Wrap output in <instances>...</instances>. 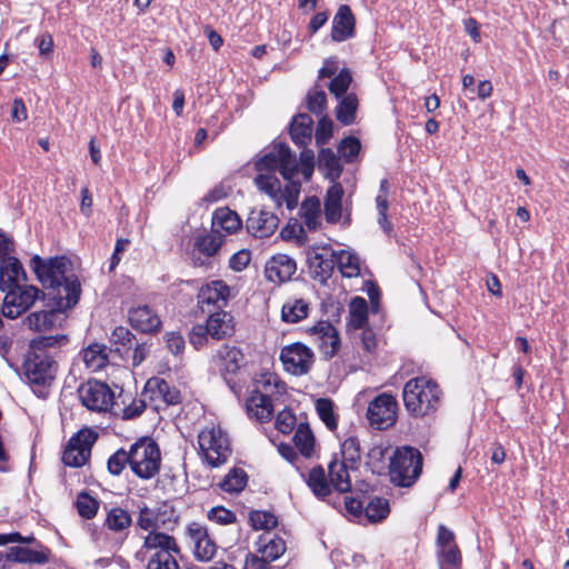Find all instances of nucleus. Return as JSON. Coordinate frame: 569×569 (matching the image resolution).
Instances as JSON below:
<instances>
[{"mask_svg":"<svg viewBox=\"0 0 569 569\" xmlns=\"http://www.w3.org/2000/svg\"><path fill=\"white\" fill-rule=\"evenodd\" d=\"M213 361L221 372L234 373L243 365L244 356L239 348L223 345L217 350Z\"/></svg>","mask_w":569,"mask_h":569,"instance_id":"b1692460","label":"nucleus"},{"mask_svg":"<svg viewBox=\"0 0 569 569\" xmlns=\"http://www.w3.org/2000/svg\"><path fill=\"white\" fill-rule=\"evenodd\" d=\"M280 237L284 241H295L298 246L305 244L308 240L305 227L296 219L288 221L281 229Z\"/></svg>","mask_w":569,"mask_h":569,"instance_id":"de8ad7c7","label":"nucleus"},{"mask_svg":"<svg viewBox=\"0 0 569 569\" xmlns=\"http://www.w3.org/2000/svg\"><path fill=\"white\" fill-rule=\"evenodd\" d=\"M23 368L30 383L44 386L54 379L58 365L49 352L30 350Z\"/></svg>","mask_w":569,"mask_h":569,"instance_id":"1a4fd4ad","label":"nucleus"},{"mask_svg":"<svg viewBox=\"0 0 569 569\" xmlns=\"http://www.w3.org/2000/svg\"><path fill=\"white\" fill-rule=\"evenodd\" d=\"M147 406H149L146 397H140L139 399H133L128 406L122 409V419L130 420L134 419L146 410Z\"/></svg>","mask_w":569,"mask_h":569,"instance_id":"69168bd1","label":"nucleus"},{"mask_svg":"<svg viewBox=\"0 0 569 569\" xmlns=\"http://www.w3.org/2000/svg\"><path fill=\"white\" fill-rule=\"evenodd\" d=\"M137 523L141 529L148 531V533L158 531V513L156 510L144 506L140 508Z\"/></svg>","mask_w":569,"mask_h":569,"instance_id":"052dcab7","label":"nucleus"},{"mask_svg":"<svg viewBox=\"0 0 569 569\" xmlns=\"http://www.w3.org/2000/svg\"><path fill=\"white\" fill-rule=\"evenodd\" d=\"M231 297V288L223 280H211L199 288L197 306L202 312L223 310Z\"/></svg>","mask_w":569,"mask_h":569,"instance_id":"9b49d317","label":"nucleus"},{"mask_svg":"<svg viewBox=\"0 0 569 569\" xmlns=\"http://www.w3.org/2000/svg\"><path fill=\"white\" fill-rule=\"evenodd\" d=\"M440 569H459L461 563L460 551L457 546L438 550Z\"/></svg>","mask_w":569,"mask_h":569,"instance_id":"603ef678","label":"nucleus"},{"mask_svg":"<svg viewBox=\"0 0 569 569\" xmlns=\"http://www.w3.org/2000/svg\"><path fill=\"white\" fill-rule=\"evenodd\" d=\"M357 108L358 99L356 94L343 96L337 107V119L343 124H351L356 118Z\"/></svg>","mask_w":569,"mask_h":569,"instance_id":"c03bdc74","label":"nucleus"},{"mask_svg":"<svg viewBox=\"0 0 569 569\" xmlns=\"http://www.w3.org/2000/svg\"><path fill=\"white\" fill-rule=\"evenodd\" d=\"M249 521L256 530H270L278 523L277 517L267 511L254 510L249 515Z\"/></svg>","mask_w":569,"mask_h":569,"instance_id":"864d4df0","label":"nucleus"},{"mask_svg":"<svg viewBox=\"0 0 569 569\" xmlns=\"http://www.w3.org/2000/svg\"><path fill=\"white\" fill-rule=\"evenodd\" d=\"M278 224V217L263 209L251 210L246 222L248 232L256 238L270 237L277 230Z\"/></svg>","mask_w":569,"mask_h":569,"instance_id":"a211bd4d","label":"nucleus"},{"mask_svg":"<svg viewBox=\"0 0 569 569\" xmlns=\"http://www.w3.org/2000/svg\"><path fill=\"white\" fill-rule=\"evenodd\" d=\"M127 465L130 467V450L124 449L117 450L107 463L109 472L113 476H119Z\"/></svg>","mask_w":569,"mask_h":569,"instance_id":"4d7b16f0","label":"nucleus"},{"mask_svg":"<svg viewBox=\"0 0 569 569\" xmlns=\"http://www.w3.org/2000/svg\"><path fill=\"white\" fill-rule=\"evenodd\" d=\"M242 222L237 212L227 207L218 208L213 212L212 229L218 233H220V231H226L227 233L232 234L240 230Z\"/></svg>","mask_w":569,"mask_h":569,"instance_id":"cd10ccee","label":"nucleus"},{"mask_svg":"<svg viewBox=\"0 0 569 569\" xmlns=\"http://www.w3.org/2000/svg\"><path fill=\"white\" fill-rule=\"evenodd\" d=\"M274 423L281 433L288 435L297 426V418L291 410L283 409L277 415Z\"/></svg>","mask_w":569,"mask_h":569,"instance_id":"e2e57ef3","label":"nucleus"},{"mask_svg":"<svg viewBox=\"0 0 569 569\" xmlns=\"http://www.w3.org/2000/svg\"><path fill=\"white\" fill-rule=\"evenodd\" d=\"M98 501L88 493H80L77 498V509L81 517L91 519L98 511Z\"/></svg>","mask_w":569,"mask_h":569,"instance_id":"13d9d810","label":"nucleus"},{"mask_svg":"<svg viewBox=\"0 0 569 569\" xmlns=\"http://www.w3.org/2000/svg\"><path fill=\"white\" fill-rule=\"evenodd\" d=\"M259 174L254 179L257 188L264 192L280 208L283 203L289 210L298 204L300 183L293 181L299 171L295 154L284 143H274L256 162Z\"/></svg>","mask_w":569,"mask_h":569,"instance_id":"f257e3e1","label":"nucleus"},{"mask_svg":"<svg viewBox=\"0 0 569 569\" xmlns=\"http://www.w3.org/2000/svg\"><path fill=\"white\" fill-rule=\"evenodd\" d=\"M422 457L419 450L412 447L398 448L389 465L391 481L399 487H410L420 476Z\"/></svg>","mask_w":569,"mask_h":569,"instance_id":"0eeeda50","label":"nucleus"},{"mask_svg":"<svg viewBox=\"0 0 569 569\" xmlns=\"http://www.w3.org/2000/svg\"><path fill=\"white\" fill-rule=\"evenodd\" d=\"M398 401L388 392L375 397L368 406L367 418L377 429H387L397 421Z\"/></svg>","mask_w":569,"mask_h":569,"instance_id":"9d476101","label":"nucleus"},{"mask_svg":"<svg viewBox=\"0 0 569 569\" xmlns=\"http://www.w3.org/2000/svg\"><path fill=\"white\" fill-rule=\"evenodd\" d=\"M365 512L371 522L381 521L390 512L389 501L385 498H375L367 505Z\"/></svg>","mask_w":569,"mask_h":569,"instance_id":"3c124183","label":"nucleus"},{"mask_svg":"<svg viewBox=\"0 0 569 569\" xmlns=\"http://www.w3.org/2000/svg\"><path fill=\"white\" fill-rule=\"evenodd\" d=\"M349 325L355 329L362 328L368 320V303L362 297H355L349 305Z\"/></svg>","mask_w":569,"mask_h":569,"instance_id":"79ce46f5","label":"nucleus"},{"mask_svg":"<svg viewBox=\"0 0 569 569\" xmlns=\"http://www.w3.org/2000/svg\"><path fill=\"white\" fill-rule=\"evenodd\" d=\"M312 123L311 117L306 113H300L292 119L290 134L297 146L305 147L310 142Z\"/></svg>","mask_w":569,"mask_h":569,"instance_id":"2f4dec72","label":"nucleus"},{"mask_svg":"<svg viewBox=\"0 0 569 569\" xmlns=\"http://www.w3.org/2000/svg\"><path fill=\"white\" fill-rule=\"evenodd\" d=\"M355 17L351 9L343 4L340 6L332 20L331 38L336 42H342L353 36Z\"/></svg>","mask_w":569,"mask_h":569,"instance_id":"393cba45","label":"nucleus"},{"mask_svg":"<svg viewBox=\"0 0 569 569\" xmlns=\"http://www.w3.org/2000/svg\"><path fill=\"white\" fill-rule=\"evenodd\" d=\"M247 473L242 469H231L220 482V488L228 493H238L247 485Z\"/></svg>","mask_w":569,"mask_h":569,"instance_id":"37998d69","label":"nucleus"},{"mask_svg":"<svg viewBox=\"0 0 569 569\" xmlns=\"http://www.w3.org/2000/svg\"><path fill=\"white\" fill-rule=\"evenodd\" d=\"M352 81L351 73L348 69H342L329 83V91L337 99L342 97L350 87Z\"/></svg>","mask_w":569,"mask_h":569,"instance_id":"6e6d98bb","label":"nucleus"},{"mask_svg":"<svg viewBox=\"0 0 569 569\" xmlns=\"http://www.w3.org/2000/svg\"><path fill=\"white\" fill-rule=\"evenodd\" d=\"M246 408L248 416L260 422L269 421L273 413L270 397L261 392H251L246 401Z\"/></svg>","mask_w":569,"mask_h":569,"instance_id":"a878e982","label":"nucleus"},{"mask_svg":"<svg viewBox=\"0 0 569 569\" xmlns=\"http://www.w3.org/2000/svg\"><path fill=\"white\" fill-rule=\"evenodd\" d=\"M27 281L26 271L21 262L12 254L0 261V289L6 290L12 286Z\"/></svg>","mask_w":569,"mask_h":569,"instance_id":"5701e85b","label":"nucleus"},{"mask_svg":"<svg viewBox=\"0 0 569 569\" xmlns=\"http://www.w3.org/2000/svg\"><path fill=\"white\" fill-rule=\"evenodd\" d=\"M361 144L357 138L348 137L340 142L338 152L347 162H351L358 156Z\"/></svg>","mask_w":569,"mask_h":569,"instance_id":"680f3d73","label":"nucleus"},{"mask_svg":"<svg viewBox=\"0 0 569 569\" xmlns=\"http://www.w3.org/2000/svg\"><path fill=\"white\" fill-rule=\"evenodd\" d=\"M327 97L323 90L312 89L308 93V109L316 113L320 114L323 112L326 108Z\"/></svg>","mask_w":569,"mask_h":569,"instance_id":"0e129e2a","label":"nucleus"},{"mask_svg":"<svg viewBox=\"0 0 569 569\" xmlns=\"http://www.w3.org/2000/svg\"><path fill=\"white\" fill-rule=\"evenodd\" d=\"M406 410L415 418H423L438 410L442 391L438 383L425 376L408 380L402 390Z\"/></svg>","mask_w":569,"mask_h":569,"instance_id":"7ed1b4c3","label":"nucleus"},{"mask_svg":"<svg viewBox=\"0 0 569 569\" xmlns=\"http://www.w3.org/2000/svg\"><path fill=\"white\" fill-rule=\"evenodd\" d=\"M200 456L206 463L216 468L227 462L231 456V443L219 426L204 427L198 435Z\"/></svg>","mask_w":569,"mask_h":569,"instance_id":"423d86ee","label":"nucleus"},{"mask_svg":"<svg viewBox=\"0 0 569 569\" xmlns=\"http://www.w3.org/2000/svg\"><path fill=\"white\" fill-rule=\"evenodd\" d=\"M342 196L343 189L340 183H335L327 190L325 200V214L327 221L330 223H335L341 218Z\"/></svg>","mask_w":569,"mask_h":569,"instance_id":"473e14b6","label":"nucleus"},{"mask_svg":"<svg viewBox=\"0 0 569 569\" xmlns=\"http://www.w3.org/2000/svg\"><path fill=\"white\" fill-rule=\"evenodd\" d=\"M302 226L309 231L318 230L322 224L321 202L316 197L307 198L300 207Z\"/></svg>","mask_w":569,"mask_h":569,"instance_id":"c756f323","label":"nucleus"},{"mask_svg":"<svg viewBox=\"0 0 569 569\" xmlns=\"http://www.w3.org/2000/svg\"><path fill=\"white\" fill-rule=\"evenodd\" d=\"M82 360L90 371H99L104 368L109 361L108 347L102 343H91L81 352Z\"/></svg>","mask_w":569,"mask_h":569,"instance_id":"7c9ffc66","label":"nucleus"},{"mask_svg":"<svg viewBox=\"0 0 569 569\" xmlns=\"http://www.w3.org/2000/svg\"><path fill=\"white\" fill-rule=\"evenodd\" d=\"M306 482L318 498H325L331 493L330 481L327 480L321 467L312 468L306 477Z\"/></svg>","mask_w":569,"mask_h":569,"instance_id":"ea45409f","label":"nucleus"},{"mask_svg":"<svg viewBox=\"0 0 569 569\" xmlns=\"http://www.w3.org/2000/svg\"><path fill=\"white\" fill-rule=\"evenodd\" d=\"M178 552L179 547L172 536L152 531L143 537V545L136 558L146 562V569H179L174 557Z\"/></svg>","mask_w":569,"mask_h":569,"instance_id":"20e7f679","label":"nucleus"},{"mask_svg":"<svg viewBox=\"0 0 569 569\" xmlns=\"http://www.w3.org/2000/svg\"><path fill=\"white\" fill-rule=\"evenodd\" d=\"M1 291L4 292L2 315L10 319H16L28 311L43 295L38 287L26 282Z\"/></svg>","mask_w":569,"mask_h":569,"instance_id":"6e6552de","label":"nucleus"},{"mask_svg":"<svg viewBox=\"0 0 569 569\" xmlns=\"http://www.w3.org/2000/svg\"><path fill=\"white\" fill-rule=\"evenodd\" d=\"M161 467V452L158 443L142 437L130 446V469L142 480L154 478Z\"/></svg>","mask_w":569,"mask_h":569,"instance_id":"39448f33","label":"nucleus"},{"mask_svg":"<svg viewBox=\"0 0 569 569\" xmlns=\"http://www.w3.org/2000/svg\"><path fill=\"white\" fill-rule=\"evenodd\" d=\"M129 322L136 330L144 333L157 331L161 325L159 316L148 306L131 308Z\"/></svg>","mask_w":569,"mask_h":569,"instance_id":"4be33fe9","label":"nucleus"},{"mask_svg":"<svg viewBox=\"0 0 569 569\" xmlns=\"http://www.w3.org/2000/svg\"><path fill=\"white\" fill-rule=\"evenodd\" d=\"M350 463L335 459L328 466L329 481L331 488L339 492H348L351 489L349 476Z\"/></svg>","mask_w":569,"mask_h":569,"instance_id":"bb28decb","label":"nucleus"},{"mask_svg":"<svg viewBox=\"0 0 569 569\" xmlns=\"http://www.w3.org/2000/svg\"><path fill=\"white\" fill-rule=\"evenodd\" d=\"M164 341L168 349L173 355H179L183 351L186 342L182 335L178 331H170L164 335Z\"/></svg>","mask_w":569,"mask_h":569,"instance_id":"338daca9","label":"nucleus"},{"mask_svg":"<svg viewBox=\"0 0 569 569\" xmlns=\"http://www.w3.org/2000/svg\"><path fill=\"white\" fill-rule=\"evenodd\" d=\"M297 266L292 258L287 254H276L270 258L264 267L266 278L271 282L288 281L296 272Z\"/></svg>","mask_w":569,"mask_h":569,"instance_id":"aec40b11","label":"nucleus"},{"mask_svg":"<svg viewBox=\"0 0 569 569\" xmlns=\"http://www.w3.org/2000/svg\"><path fill=\"white\" fill-rule=\"evenodd\" d=\"M308 263L313 277L323 281L330 277L336 266L335 251L327 247L312 248L308 251Z\"/></svg>","mask_w":569,"mask_h":569,"instance_id":"6ab92c4d","label":"nucleus"},{"mask_svg":"<svg viewBox=\"0 0 569 569\" xmlns=\"http://www.w3.org/2000/svg\"><path fill=\"white\" fill-rule=\"evenodd\" d=\"M207 517L210 521L221 526L234 523L237 520L236 513L223 506H216L211 508L208 511Z\"/></svg>","mask_w":569,"mask_h":569,"instance_id":"bf43d9fd","label":"nucleus"},{"mask_svg":"<svg viewBox=\"0 0 569 569\" xmlns=\"http://www.w3.org/2000/svg\"><path fill=\"white\" fill-rule=\"evenodd\" d=\"M222 242V236L212 229V232L197 239L196 248L204 256L212 257L218 253Z\"/></svg>","mask_w":569,"mask_h":569,"instance_id":"a18cd8bd","label":"nucleus"},{"mask_svg":"<svg viewBox=\"0 0 569 569\" xmlns=\"http://www.w3.org/2000/svg\"><path fill=\"white\" fill-rule=\"evenodd\" d=\"M309 305L303 299H290L281 309V318L284 322L297 323L308 316Z\"/></svg>","mask_w":569,"mask_h":569,"instance_id":"a19ab883","label":"nucleus"},{"mask_svg":"<svg viewBox=\"0 0 569 569\" xmlns=\"http://www.w3.org/2000/svg\"><path fill=\"white\" fill-rule=\"evenodd\" d=\"M387 180H382L380 183V193L376 197V208L378 212V224L386 234L390 236L392 233L393 228L392 223L388 218L389 202L387 199Z\"/></svg>","mask_w":569,"mask_h":569,"instance_id":"58836bf2","label":"nucleus"},{"mask_svg":"<svg viewBox=\"0 0 569 569\" xmlns=\"http://www.w3.org/2000/svg\"><path fill=\"white\" fill-rule=\"evenodd\" d=\"M342 461L350 463L355 468L361 457L360 440L356 436L347 437L341 443Z\"/></svg>","mask_w":569,"mask_h":569,"instance_id":"49530a36","label":"nucleus"},{"mask_svg":"<svg viewBox=\"0 0 569 569\" xmlns=\"http://www.w3.org/2000/svg\"><path fill=\"white\" fill-rule=\"evenodd\" d=\"M319 167L327 170V174L331 179H336L340 176L342 167L336 153L331 149H321L319 152Z\"/></svg>","mask_w":569,"mask_h":569,"instance_id":"8fccbe9b","label":"nucleus"},{"mask_svg":"<svg viewBox=\"0 0 569 569\" xmlns=\"http://www.w3.org/2000/svg\"><path fill=\"white\" fill-rule=\"evenodd\" d=\"M208 336L209 331L206 326L196 325L189 333V341L196 349H200L204 346Z\"/></svg>","mask_w":569,"mask_h":569,"instance_id":"774afa93","label":"nucleus"},{"mask_svg":"<svg viewBox=\"0 0 569 569\" xmlns=\"http://www.w3.org/2000/svg\"><path fill=\"white\" fill-rule=\"evenodd\" d=\"M187 535L193 548L194 557L200 561L211 560L217 551L216 542L210 538L206 527L192 522L187 527Z\"/></svg>","mask_w":569,"mask_h":569,"instance_id":"dca6fc26","label":"nucleus"},{"mask_svg":"<svg viewBox=\"0 0 569 569\" xmlns=\"http://www.w3.org/2000/svg\"><path fill=\"white\" fill-rule=\"evenodd\" d=\"M309 333L325 357L331 358L337 353L340 339L337 329L330 322L319 321L310 328Z\"/></svg>","mask_w":569,"mask_h":569,"instance_id":"f3484780","label":"nucleus"},{"mask_svg":"<svg viewBox=\"0 0 569 569\" xmlns=\"http://www.w3.org/2000/svg\"><path fill=\"white\" fill-rule=\"evenodd\" d=\"M30 264L42 286L56 291L52 299L57 300L59 310L71 309L78 303L81 284L78 277L72 273V263L68 258L42 259L33 256Z\"/></svg>","mask_w":569,"mask_h":569,"instance_id":"f03ea898","label":"nucleus"},{"mask_svg":"<svg viewBox=\"0 0 569 569\" xmlns=\"http://www.w3.org/2000/svg\"><path fill=\"white\" fill-rule=\"evenodd\" d=\"M316 411L321 421L329 430H335L338 426L337 415L335 412L333 402L327 398H319L316 401Z\"/></svg>","mask_w":569,"mask_h":569,"instance_id":"09e8293b","label":"nucleus"},{"mask_svg":"<svg viewBox=\"0 0 569 569\" xmlns=\"http://www.w3.org/2000/svg\"><path fill=\"white\" fill-rule=\"evenodd\" d=\"M3 558L23 563H44L48 561V556L44 552L27 547H13L6 555L0 552V566L2 565Z\"/></svg>","mask_w":569,"mask_h":569,"instance_id":"72a5a7b5","label":"nucleus"},{"mask_svg":"<svg viewBox=\"0 0 569 569\" xmlns=\"http://www.w3.org/2000/svg\"><path fill=\"white\" fill-rule=\"evenodd\" d=\"M82 405L91 411L102 412L113 405V392L103 382L88 381L79 388Z\"/></svg>","mask_w":569,"mask_h":569,"instance_id":"4468645a","label":"nucleus"},{"mask_svg":"<svg viewBox=\"0 0 569 569\" xmlns=\"http://www.w3.org/2000/svg\"><path fill=\"white\" fill-rule=\"evenodd\" d=\"M335 262L343 277L352 278L360 273V259L349 250L335 251Z\"/></svg>","mask_w":569,"mask_h":569,"instance_id":"c9c22d12","label":"nucleus"},{"mask_svg":"<svg viewBox=\"0 0 569 569\" xmlns=\"http://www.w3.org/2000/svg\"><path fill=\"white\" fill-rule=\"evenodd\" d=\"M280 360L287 372L295 376H303L310 371L315 361V355L306 345L296 342L281 349Z\"/></svg>","mask_w":569,"mask_h":569,"instance_id":"ddd939ff","label":"nucleus"},{"mask_svg":"<svg viewBox=\"0 0 569 569\" xmlns=\"http://www.w3.org/2000/svg\"><path fill=\"white\" fill-rule=\"evenodd\" d=\"M106 522L109 529L121 531L130 526L131 517L124 509L113 508L109 511Z\"/></svg>","mask_w":569,"mask_h":569,"instance_id":"5fc2aeb1","label":"nucleus"},{"mask_svg":"<svg viewBox=\"0 0 569 569\" xmlns=\"http://www.w3.org/2000/svg\"><path fill=\"white\" fill-rule=\"evenodd\" d=\"M63 311L57 308V300H54L51 310L32 312L24 319V323L31 330L47 331L53 328L59 313Z\"/></svg>","mask_w":569,"mask_h":569,"instance_id":"c85d7f7f","label":"nucleus"},{"mask_svg":"<svg viewBox=\"0 0 569 569\" xmlns=\"http://www.w3.org/2000/svg\"><path fill=\"white\" fill-rule=\"evenodd\" d=\"M97 440V433L90 429H82L73 436L62 455L66 466L79 468L86 465L91 455V448Z\"/></svg>","mask_w":569,"mask_h":569,"instance_id":"f8f14e48","label":"nucleus"},{"mask_svg":"<svg viewBox=\"0 0 569 569\" xmlns=\"http://www.w3.org/2000/svg\"><path fill=\"white\" fill-rule=\"evenodd\" d=\"M293 442L303 457L310 458L315 455L316 439L308 423L297 426Z\"/></svg>","mask_w":569,"mask_h":569,"instance_id":"f704fd0d","label":"nucleus"},{"mask_svg":"<svg viewBox=\"0 0 569 569\" xmlns=\"http://www.w3.org/2000/svg\"><path fill=\"white\" fill-rule=\"evenodd\" d=\"M209 313L206 327L211 338L222 340L233 335V317L229 312L224 310H216Z\"/></svg>","mask_w":569,"mask_h":569,"instance_id":"412c9836","label":"nucleus"},{"mask_svg":"<svg viewBox=\"0 0 569 569\" xmlns=\"http://www.w3.org/2000/svg\"><path fill=\"white\" fill-rule=\"evenodd\" d=\"M142 397H146L149 406L156 410L159 409L160 402L177 405L181 401L180 391L159 377H152L146 382Z\"/></svg>","mask_w":569,"mask_h":569,"instance_id":"2eb2a0df","label":"nucleus"},{"mask_svg":"<svg viewBox=\"0 0 569 569\" xmlns=\"http://www.w3.org/2000/svg\"><path fill=\"white\" fill-rule=\"evenodd\" d=\"M286 386L273 372H263L254 380V390L251 392H261L271 397L274 393L284 392Z\"/></svg>","mask_w":569,"mask_h":569,"instance_id":"4c0bfd02","label":"nucleus"},{"mask_svg":"<svg viewBox=\"0 0 569 569\" xmlns=\"http://www.w3.org/2000/svg\"><path fill=\"white\" fill-rule=\"evenodd\" d=\"M258 550L266 561L277 560L286 551L284 541L279 537H270L269 533L262 535L258 541Z\"/></svg>","mask_w":569,"mask_h":569,"instance_id":"e433bc0d","label":"nucleus"}]
</instances>
